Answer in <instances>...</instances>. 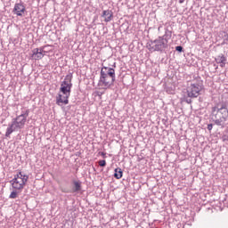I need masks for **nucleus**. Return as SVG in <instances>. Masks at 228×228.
<instances>
[{"label":"nucleus","mask_w":228,"mask_h":228,"mask_svg":"<svg viewBox=\"0 0 228 228\" xmlns=\"http://www.w3.org/2000/svg\"><path fill=\"white\" fill-rule=\"evenodd\" d=\"M115 83V69L110 67H102L100 72V79L98 86H102L103 90H107L110 86H113Z\"/></svg>","instance_id":"nucleus-1"},{"label":"nucleus","mask_w":228,"mask_h":228,"mask_svg":"<svg viewBox=\"0 0 228 228\" xmlns=\"http://www.w3.org/2000/svg\"><path fill=\"white\" fill-rule=\"evenodd\" d=\"M72 90V75H67L61 84L58 102L69 104V97Z\"/></svg>","instance_id":"nucleus-2"},{"label":"nucleus","mask_w":228,"mask_h":228,"mask_svg":"<svg viewBox=\"0 0 228 228\" xmlns=\"http://www.w3.org/2000/svg\"><path fill=\"white\" fill-rule=\"evenodd\" d=\"M28 116L29 110H27L24 114H21L13 118L6 129L5 136L8 138L12 133H15V131H19V129H23L24 126H26Z\"/></svg>","instance_id":"nucleus-3"},{"label":"nucleus","mask_w":228,"mask_h":228,"mask_svg":"<svg viewBox=\"0 0 228 228\" xmlns=\"http://www.w3.org/2000/svg\"><path fill=\"white\" fill-rule=\"evenodd\" d=\"M203 88L204 86L202 85V80L192 81L186 88L187 96L192 99H197V97L200 95V92H202Z\"/></svg>","instance_id":"nucleus-4"},{"label":"nucleus","mask_w":228,"mask_h":228,"mask_svg":"<svg viewBox=\"0 0 228 228\" xmlns=\"http://www.w3.org/2000/svg\"><path fill=\"white\" fill-rule=\"evenodd\" d=\"M212 115H214L216 120V126H224V122H227L228 109H218V107L212 108Z\"/></svg>","instance_id":"nucleus-5"},{"label":"nucleus","mask_w":228,"mask_h":228,"mask_svg":"<svg viewBox=\"0 0 228 228\" xmlns=\"http://www.w3.org/2000/svg\"><path fill=\"white\" fill-rule=\"evenodd\" d=\"M150 51H158L163 53L166 49H168V41L166 38L159 37L157 39L151 41L149 44Z\"/></svg>","instance_id":"nucleus-6"},{"label":"nucleus","mask_w":228,"mask_h":228,"mask_svg":"<svg viewBox=\"0 0 228 228\" xmlns=\"http://www.w3.org/2000/svg\"><path fill=\"white\" fill-rule=\"evenodd\" d=\"M28 179H29V176L24 175L22 172H19L14 175V178L12 179V188H14V190H22L24 186H26Z\"/></svg>","instance_id":"nucleus-7"},{"label":"nucleus","mask_w":228,"mask_h":228,"mask_svg":"<svg viewBox=\"0 0 228 228\" xmlns=\"http://www.w3.org/2000/svg\"><path fill=\"white\" fill-rule=\"evenodd\" d=\"M45 55V46H42L40 48H36L32 51L31 58L33 60H42Z\"/></svg>","instance_id":"nucleus-8"},{"label":"nucleus","mask_w":228,"mask_h":228,"mask_svg":"<svg viewBox=\"0 0 228 228\" xmlns=\"http://www.w3.org/2000/svg\"><path fill=\"white\" fill-rule=\"evenodd\" d=\"M102 17H103L105 22H111L113 20V12L105 10L102 12Z\"/></svg>","instance_id":"nucleus-9"},{"label":"nucleus","mask_w":228,"mask_h":228,"mask_svg":"<svg viewBox=\"0 0 228 228\" xmlns=\"http://www.w3.org/2000/svg\"><path fill=\"white\" fill-rule=\"evenodd\" d=\"M24 12H26V7L24 6V4H16L14 5V13H16V15H19L20 17H21L22 13H24Z\"/></svg>","instance_id":"nucleus-10"},{"label":"nucleus","mask_w":228,"mask_h":228,"mask_svg":"<svg viewBox=\"0 0 228 228\" xmlns=\"http://www.w3.org/2000/svg\"><path fill=\"white\" fill-rule=\"evenodd\" d=\"M216 61L220 65V67H222V69H224V67H225L227 58L224 56V54H220L216 58Z\"/></svg>","instance_id":"nucleus-11"},{"label":"nucleus","mask_w":228,"mask_h":228,"mask_svg":"<svg viewBox=\"0 0 228 228\" xmlns=\"http://www.w3.org/2000/svg\"><path fill=\"white\" fill-rule=\"evenodd\" d=\"M72 191L73 193H77L78 191H81L80 181H73Z\"/></svg>","instance_id":"nucleus-12"},{"label":"nucleus","mask_w":228,"mask_h":228,"mask_svg":"<svg viewBox=\"0 0 228 228\" xmlns=\"http://www.w3.org/2000/svg\"><path fill=\"white\" fill-rule=\"evenodd\" d=\"M114 177L115 179H122V175L124 174V172L122 171V168L118 167L114 170Z\"/></svg>","instance_id":"nucleus-13"},{"label":"nucleus","mask_w":228,"mask_h":228,"mask_svg":"<svg viewBox=\"0 0 228 228\" xmlns=\"http://www.w3.org/2000/svg\"><path fill=\"white\" fill-rule=\"evenodd\" d=\"M160 37L165 38L167 40V42L168 43V40H170L172 38V31L166 29L165 35Z\"/></svg>","instance_id":"nucleus-14"},{"label":"nucleus","mask_w":228,"mask_h":228,"mask_svg":"<svg viewBox=\"0 0 228 228\" xmlns=\"http://www.w3.org/2000/svg\"><path fill=\"white\" fill-rule=\"evenodd\" d=\"M228 44V34L226 32H223V43L222 45H225Z\"/></svg>","instance_id":"nucleus-15"},{"label":"nucleus","mask_w":228,"mask_h":228,"mask_svg":"<svg viewBox=\"0 0 228 228\" xmlns=\"http://www.w3.org/2000/svg\"><path fill=\"white\" fill-rule=\"evenodd\" d=\"M191 99H192L191 97H188L187 95V97L184 98V102H187V104H191V102H193Z\"/></svg>","instance_id":"nucleus-16"},{"label":"nucleus","mask_w":228,"mask_h":228,"mask_svg":"<svg viewBox=\"0 0 228 228\" xmlns=\"http://www.w3.org/2000/svg\"><path fill=\"white\" fill-rule=\"evenodd\" d=\"M218 110H228V105H227V103H226V102L222 103V104H221V107L218 108Z\"/></svg>","instance_id":"nucleus-17"},{"label":"nucleus","mask_w":228,"mask_h":228,"mask_svg":"<svg viewBox=\"0 0 228 228\" xmlns=\"http://www.w3.org/2000/svg\"><path fill=\"white\" fill-rule=\"evenodd\" d=\"M98 164L100 165V167H106V160H104V159L100 160V161L98 162Z\"/></svg>","instance_id":"nucleus-18"},{"label":"nucleus","mask_w":228,"mask_h":228,"mask_svg":"<svg viewBox=\"0 0 228 228\" xmlns=\"http://www.w3.org/2000/svg\"><path fill=\"white\" fill-rule=\"evenodd\" d=\"M10 199H17V192L16 191L11 192Z\"/></svg>","instance_id":"nucleus-19"},{"label":"nucleus","mask_w":228,"mask_h":228,"mask_svg":"<svg viewBox=\"0 0 228 228\" xmlns=\"http://www.w3.org/2000/svg\"><path fill=\"white\" fill-rule=\"evenodd\" d=\"M175 51H177L178 53H183V46L181 45L176 46Z\"/></svg>","instance_id":"nucleus-20"},{"label":"nucleus","mask_w":228,"mask_h":228,"mask_svg":"<svg viewBox=\"0 0 228 228\" xmlns=\"http://www.w3.org/2000/svg\"><path fill=\"white\" fill-rule=\"evenodd\" d=\"M208 129L209 131H212V129H213V124H208Z\"/></svg>","instance_id":"nucleus-21"},{"label":"nucleus","mask_w":228,"mask_h":228,"mask_svg":"<svg viewBox=\"0 0 228 228\" xmlns=\"http://www.w3.org/2000/svg\"><path fill=\"white\" fill-rule=\"evenodd\" d=\"M100 155L102 156L103 158H106V153L105 152H100Z\"/></svg>","instance_id":"nucleus-22"},{"label":"nucleus","mask_w":228,"mask_h":228,"mask_svg":"<svg viewBox=\"0 0 228 228\" xmlns=\"http://www.w3.org/2000/svg\"><path fill=\"white\" fill-rule=\"evenodd\" d=\"M180 4H183L184 3V0H179Z\"/></svg>","instance_id":"nucleus-23"},{"label":"nucleus","mask_w":228,"mask_h":228,"mask_svg":"<svg viewBox=\"0 0 228 228\" xmlns=\"http://www.w3.org/2000/svg\"><path fill=\"white\" fill-rule=\"evenodd\" d=\"M115 65H116V63H114V67H116Z\"/></svg>","instance_id":"nucleus-24"}]
</instances>
